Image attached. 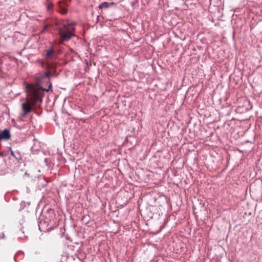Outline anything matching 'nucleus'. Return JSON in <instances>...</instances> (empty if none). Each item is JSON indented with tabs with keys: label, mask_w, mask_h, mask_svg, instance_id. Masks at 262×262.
Instances as JSON below:
<instances>
[{
	"label": "nucleus",
	"mask_w": 262,
	"mask_h": 262,
	"mask_svg": "<svg viewBox=\"0 0 262 262\" xmlns=\"http://www.w3.org/2000/svg\"><path fill=\"white\" fill-rule=\"evenodd\" d=\"M50 82L48 89H43L42 88L34 89L32 91L31 97L27 96L26 100L21 104L22 110L24 113L20 115V118H24L29 113L31 112L34 107L39 106V105L42 102V98L45 92H48L50 91H53L52 89V84Z\"/></svg>",
	"instance_id": "1"
},
{
	"label": "nucleus",
	"mask_w": 262,
	"mask_h": 262,
	"mask_svg": "<svg viewBox=\"0 0 262 262\" xmlns=\"http://www.w3.org/2000/svg\"><path fill=\"white\" fill-rule=\"evenodd\" d=\"M75 25L76 23L74 22L68 23L59 28L58 33L62 41H67L75 36L73 32L75 30L74 26Z\"/></svg>",
	"instance_id": "2"
},
{
	"label": "nucleus",
	"mask_w": 262,
	"mask_h": 262,
	"mask_svg": "<svg viewBox=\"0 0 262 262\" xmlns=\"http://www.w3.org/2000/svg\"><path fill=\"white\" fill-rule=\"evenodd\" d=\"M35 85H32L28 84L25 86V91L26 92L28 93V95L31 97V94L32 90L34 89H37L42 88L43 89H45L43 88L41 85L42 84L43 79L45 78L43 77L42 73H38L35 76Z\"/></svg>",
	"instance_id": "3"
},
{
	"label": "nucleus",
	"mask_w": 262,
	"mask_h": 262,
	"mask_svg": "<svg viewBox=\"0 0 262 262\" xmlns=\"http://www.w3.org/2000/svg\"><path fill=\"white\" fill-rule=\"evenodd\" d=\"M47 67L48 69H50L51 72V76L57 77H58L59 73L57 72L56 70V66L54 64L48 62L47 64Z\"/></svg>",
	"instance_id": "4"
},
{
	"label": "nucleus",
	"mask_w": 262,
	"mask_h": 262,
	"mask_svg": "<svg viewBox=\"0 0 262 262\" xmlns=\"http://www.w3.org/2000/svg\"><path fill=\"white\" fill-rule=\"evenodd\" d=\"M10 132L7 129H5L0 132V140H7L10 138Z\"/></svg>",
	"instance_id": "5"
},
{
	"label": "nucleus",
	"mask_w": 262,
	"mask_h": 262,
	"mask_svg": "<svg viewBox=\"0 0 262 262\" xmlns=\"http://www.w3.org/2000/svg\"><path fill=\"white\" fill-rule=\"evenodd\" d=\"M58 6L60 8V12L63 14H67L68 12V9L67 7L68 6L67 3L61 2V1L58 2Z\"/></svg>",
	"instance_id": "6"
},
{
	"label": "nucleus",
	"mask_w": 262,
	"mask_h": 262,
	"mask_svg": "<svg viewBox=\"0 0 262 262\" xmlns=\"http://www.w3.org/2000/svg\"><path fill=\"white\" fill-rule=\"evenodd\" d=\"M54 55V50L51 46L48 50L46 51V56L48 58H52Z\"/></svg>",
	"instance_id": "7"
},
{
	"label": "nucleus",
	"mask_w": 262,
	"mask_h": 262,
	"mask_svg": "<svg viewBox=\"0 0 262 262\" xmlns=\"http://www.w3.org/2000/svg\"><path fill=\"white\" fill-rule=\"evenodd\" d=\"M42 74L45 78H49V77L51 76V72L50 71V70L48 69V70L47 72H45L44 73H42ZM49 81L50 82H51L50 79H48V83H49V86L50 85ZM51 84L52 85V84Z\"/></svg>",
	"instance_id": "8"
},
{
	"label": "nucleus",
	"mask_w": 262,
	"mask_h": 262,
	"mask_svg": "<svg viewBox=\"0 0 262 262\" xmlns=\"http://www.w3.org/2000/svg\"><path fill=\"white\" fill-rule=\"evenodd\" d=\"M108 7V2H106L101 3L98 6L99 9L107 8Z\"/></svg>",
	"instance_id": "9"
},
{
	"label": "nucleus",
	"mask_w": 262,
	"mask_h": 262,
	"mask_svg": "<svg viewBox=\"0 0 262 262\" xmlns=\"http://www.w3.org/2000/svg\"><path fill=\"white\" fill-rule=\"evenodd\" d=\"M89 220L90 216L89 215H83L81 219L82 222L85 223V224L89 223Z\"/></svg>",
	"instance_id": "10"
},
{
	"label": "nucleus",
	"mask_w": 262,
	"mask_h": 262,
	"mask_svg": "<svg viewBox=\"0 0 262 262\" xmlns=\"http://www.w3.org/2000/svg\"><path fill=\"white\" fill-rule=\"evenodd\" d=\"M53 8V4L51 3H49L47 5V8L48 11H51Z\"/></svg>",
	"instance_id": "11"
},
{
	"label": "nucleus",
	"mask_w": 262,
	"mask_h": 262,
	"mask_svg": "<svg viewBox=\"0 0 262 262\" xmlns=\"http://www.w3.org/2000/svg\"><path fill=\"white\" fill-rule=\"evenodd\" d=\"M115 3L114 2L108 3V6L114 5Z\"/></svg>",
	"instance_id": "12"
},
{
	"label": "nucleus",
	"mask_w": 262,
	"mask_h": 262,
	"mask_svg": "<svg viewBox=\"0 0 262 262\" xmlns=\"http://www.w3.org/2000/svg\"><path fill=\"white\" fill-rule=\"evenodd\" d=\"M11 155H12L13 157H14V158H16V157H15V155H14V152H13L12 150H11Z\"/></svg>",
	"instance_id": "13"
},
{
	"label": "nucleus",
	"mask_w": 262,
	"mask_h": 262,
	"mask_svg": "<svg viewBox=\"0 0 262 262\" xmlns=\"http://www.w3.org/2000/svg\"><path fill=\"white\" fill-rule=\"evenodd\" d=\"M5 237V235L4 233H2V236L1 235V238H4Z\"/></svg>",
	"instance_id": "14"
}]
</instances>
